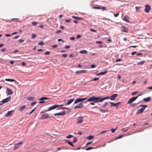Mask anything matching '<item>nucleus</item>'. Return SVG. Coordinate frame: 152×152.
I'll return each mask as SVG.
<instances>
[{"instance_id":"obj_1","label":"nucleus","mask_w":152,"mask_h":152,"mask_svg":"<svg viewBox=\"0 0 152 152\" xmlns=\"http://www.w3.org/2000/svg\"><path fill=\"white\" fill-rule=\"evenodd\" d=\"M110 98L109 96L107 97L102 98L101 97H95L93 96L90 97L87 100L88 102H92L90 103V104L92 105H94V103H97L98 102H101L103 101L104 100L109 99Z\"/></svg>"},{"instance_id":"obj_2","label":"nucleus","mask_w":152,"mask_h":152,"mask_svg":"<svg viewBox=\"0 0 152 152\" xmlns=\"http://www.w3.org/2000/svg\"><path fill=\"white\" fill-rule=\"evenodd\" d=\"M63 106V105L61 104V105H53L51 107H49V109L48 110H46L45 111H43L41 112V113H44V112H46V111H50L51 110L55 109L57 108L62 107Z\"/></svg>"},{"instance_id":"obj_3","label":"nucleus","mask_w":152,"mask_h":152,"mask_svg":"<svg viewBox=\"0 0 152 152\" xmlns=\"http://www.w3.org/2000/svg\"><path fill=\"white\" fill-rule=\"evenodd\" d=\"M141 94H139L136 97H134L132 98H130L127 102V104H131L132 102L138 98V96H141Z\"/></svg>"},{"instance_id":"obj_4","label":"nucleus","mask_w":152,"mask_h":152,"mask_svg":"<svg viewBox=\"0 0 152 152\" xmlns=\"http://www.w3.org/2000/svg\"><path fill=\"white\" fill-rule=\"evenodd\" d=\"M147 105H142L141 107H142V108H140V109L138 110L137 111V114H140L142 113L143 111L146 108V107H147Z\"/></svg>"},{"instance_id":"obj_5","label":"nucleus","mask_w":152,"mask_h":152,"mask_svg":"<svg viewBox=\"0 0 152 152\" xmlns=\"http://www.w3.org/2000/svg\"><path fill=\"white\" fill-rule=\"evenodd\" d=\"M87 99V97H86L84 98H78L75 100L74 102V104H76L80 102H83L84 101Z\"/></svg>"},{"instance_id":"obj_6","label":"nucleus","mask_w":152,"mask_h":152,"mask_svg":"<svg viewBox=\"0 0 152 152\" xmlns=\"http://www.w3.org/2000/svg\"><path fill=\"white\" fill-rule=\"evenodd\" d=\"M50 117L49 115L47 113H44L42 115L40 119H45Z\"/></svg>"},{"instance_id":"obj_7","label":"nucleus","mask_w":152,"mask_h":152,"mask_svg":"<svg viewBox=\"0 0 152 152\" xmlns=\"http://www.w3.org/2000/svg\"><path fill=\"white\" fill-rule=\"evenodd\" d=\"M50 99L49 98L45 97H43L40 98L39 99V100L41 101H40L39 102V104H42L43 103H44L45 102V101H44V100H48V99Z\"/></svg>"},{"instance_id":"obj_8","label":"nucleus","mask_w":152,"mask_h":152,"mask_svg":"<svg viewBox=\"0 0 152 152\" xmlns=\"http://www.w3.org/2000/svg\"><path fill=\"white\" fill-rule=\"evenodd\" d=\"M151 9L150 6L149 4H147L145 5V8L144 11L147 12H149Z\"/></svg>"},{"instance_id":"obj_9","label":"nucleus","mask_w":152,"mask_h":152,"mask_svg":"<svg viewBox=\"0 0 152 152\" xmlns=\"http://www.w3.org/2000/svg\"><path fill=\"white\" fill-rule=\"evenodd\" d=\"M6 92V94L7 96L11 95L13 94V92L11 89H9L8 88H7Z\"/></svg>"},{"instance_id":"obj_10","label":"nucleus","mask_w":152,"mask_h":152,"mask_svg":"<svg viewBox=\"0 0 152 152\" xmlns=\"http://www.w3.org/2000/svg\"><path fill=\"white\" fill-rule=\"evenodd\" d=\"M84 105L83 104V102H81L79 104L77 105L76 106H75L74 108L75 109L83 107L84 106Z\"/></svg>"},{"instance_id":"obj_11","label":"nucleus","mask_w":152,"mask_h":152,"mask_svg":"<svg viewBox=\"0 0 152 152\" xmlns=\"http://www.w3.org/2000/svg\"><path fill=\"white\" fill-rule=\"evenodd\" d=\"M11 99V96H9L7 98L3 99L1 102L3 103H5L8 102Z\"/></svg>"},{"instance_id":"obj_12","label":"nucleus","mask_w":152,"mask_h":152,"mask_svg":"<svg viewBox=\"0 0 152 152\" xmlns=\"http://www.w3.org/2000/svg\"><path fill=\"white\" fill-rule=\"evenodd\" d=\"M83 121V116H80L78 117L77 121V124H81Z\"/></svg>"},{"instance_id":"obj_13","label":"nucleus","mask_w":152,"mask_h":152,"mask_svg":"<svg viewBox=\"0 0 152 152\" xmlns=\"http://www.w3.org/2000/svg\"><path fill=\"white\" fill-rule=\"evenodd\" d=\"M14 110H11L8 111L5 115V117H9L12 115Z\"/></svg>"},{"instance_id":"obj_14","label":"nucleus","mask_w":152,"mask_h":152,"mask_svg":"<svg viewBox=\"0 0 152 152\" xmlns=\"http://www.w3.org/2000/svg\"><path fill=\"white\" fill-rule=\"evenodd\" d=\"M23 144V142H20L17 144H16L15 145V146L14 147V150H15L16 149L18 148L19 147V145H22Z\"/></svg>"},{"instance_id":"obj_15","label":"nucleus","mask_w":152,"mask_h":152,"mask_svg":"<svg viewBox=\"0 0 152 152\" xmlns=\"http://www.w3.org/2000/svg\"><path fill=\"white\" fill-rule=\"evenodd\" d=\"M66 111H63L60 113H56L54 114V115L55 116L58 115H64L66 114Z\"/></svg>"},{"instance_id":"obj_16","label":"nucleus","mask_w":152,"mask_h":152,"mask_svg":"<svg viewBox=\"0 0 152 152\" xmlns=\"http://www.w3.org/2000/svg\"><path fill=\"white\" fill-rule=\"evenodd\" d=\"M110 103L111 104V107H112L113 106H115L116 107H118V105L121 103L120 102L115 104L114 103L111 102H110Z\"/></svg>"},{"instance_id":"obj_17","label":"nucleus","mask_w":152,"mask_h":152,"mask_svg":"<svg viewBox=\"0 0 152 152\" xmlns=\"http://www.w3.org/2000/svg\"><path fill=\"white\" fill-rule=\"evenodd\" d=\"M118 94H113L110 98L111 100H114L115 98L117 96Z\"/></svg>"},{"instance_id":"obj_18","label":"nucleus","mask_w":152,"mask_h":152,"mask_svg":"<svg viewBox=\"0 0 152 152\" xmlns=\"http://www.w3.org/2000/svg\"><path fill=\"white\" fill-rule=\"evenodd\" d=\"M87 71L86 70H80L77 71L76 72V73L77 74H78L81 73H86L87 72Z\"/></svg>"},{"instance_id":"obj_19","label":"nucleus","mask_w":152,"mask_h":152,"mask_svg":"<svg viewBox=\"0 0 152 152\" xmlns=\"http://www.w3.org/2000/svg\"><path fill=\"white\" fill-rule=\"evenodd\" d=\"M121 30L124 32H128V29L125 26H122Z\"/></svg>"},{"instance_id":"obj_20","label":"nucleus","mask_w":152,"mask_h":152,"mask_svg":"<svg viewBox=\"0 0 152 152\" xmlns=\"http://www.w3.org/2000/svg\"><path fill=\"white\" fill-rule=\"evenodd\" d=\"M123 20L128 23L129 22V18L128 16H125L123 18Z\"/></svg>"},{"instance_id":"obj_21","label":"nucleus","mask_w":152,"mask_h":152,"mask_svg":"<svg viewBox=\"0 0 152 152\" xmlns=\"http://www.w3.org/2000/svg\"><path fill=\"white\" fill-rule=\"evenodd\" d=\"M74 100V99H71L69 100L66 104V105H69Z\"/></svg>"},{"instance_id":"obj_22","label":"nucleus","mask_w":152,"mask_h":152,"mask_svg":"<svg viewBox=\"0 0 152 152\" xmlns=\"http://www.w3.org/2000/svg\"><path fill=\"white\" fill-rule=\"evenodd\" d=\"M150 97H149L147 98H144L143 99V100L144 102H148L150 101Z\"/></svg>"},{"instance_id":"obj_23","label":"nucleus","mask_w":152,"mask_h":152,"mask_svg":"<svg viewBox=\"0 0 152 152\" xmlns=\"http://www.w3.org/2000/svg\"><path fill=\"white\" fill-rule=\"evenodd\" d=\"M98 147L97 146H96V147H88V148H86V150L87 151H88V150H89L92 149H95L97 148H98Z\"/></svg>"},{"instance_id":"obj_24","label":"nucleus","mask_w":152,"mask_h":152,"mask_svg":"<svg viewBox=\"0 0 152 152\" xmlns=\"http://www.w3.org/2000/svg\"><path fill=\"white\" fill-rule=\"evenodd\" d=\"M26 107L25 105H23L21 106L19 109V110L20 111H22Z\"/></svg>"},{"instance_id":"obj_25","label":"nucleus","mask_w":152,"mask_h":152,"mask_svg":"<svg viewBox=\"0 0 152 152\" xmlns=\"http://www.w3.org/2000/svg\"><path fill=\"white\" fill-rule=\"evenodd\" d=\"M5 80L7 81H10L11 82H15L16 80L14 79H5Z\"/></svg>"},{"instance_id":"obj_26","label":"nucleus","mask_w":152,"mask_h":152,"mask_svg":"<svg viewBox=\"0 0 152 152\" xmlns=\"http://www.w3.org/2000/svg\"><path fill=\"white\" fill-rule=\"evenodd\" d=\"M72 18L74 19H77V20H81L82 19V18L77 17L74 16H72Z\"/></svg>"},{"instance_id":"obj_27","label":"nucleus","mask_w":152,"mask_h":152,"mask_svg":"<svg viewBox=\"0 0 152 152\" xmlns=\"http://www.w3.org/2000/svg\"><path fill=\"white\" fill-rule=\"evenodd\" d=\"M87 51L85 50H81L80 51V53H87Z\"/></svg>"},{"instance_id":"obj_28","label":"nucleus","mask_w":152,"mask_h":152,"mask_svg":"<svg viewBox=\"0 0 152 152\" xmlns=\"http://www.w3.org/2000/svg\"><path fill=\"white\" fill-rule=\"evenodd\" d=\"M142 7H135V9L137 12H138L140 10V8Z\"/></svg>"},{"instance_id":"obj_29","label":"nucleus","mask_w":152,"mask_h":152,"mask_svg":"<svg viewBox=\"0 0 152 152\" xmlns=\"http://www.w3.org/2000/svg\"><path fill=\"white\" fill-rule=\"evenodd\" d=\"M66 141L70 145L72 146V147H74V146L73 144H72V143L71 142L69 141L68 140H66Z\"/></svg>"},{"instance_id":"obj_30","label":"nucleus","mask_w":152,"mask_h":152,"mask_svg":"<svg viewBox=\"0 0 152 152\" xmlns=\"http://www.w3.org/2000/svg\"><path fill=\"white\" fill-rule=\"evenodd\" d=\"M145 62V61H142L140 62H138L137 64L138 65H142L144 64Z\"/></svg>"},{"instance_id":"obj_31","label":"nucleus","mask_w":152,"mask_h":152,"mask_svg":"<svg viewBox=\"0 0 152 152\" xmlns=\"http://www.w3.org/2000/svg\"><path fill=\"white\" fill-rule=\"evenodd\" d=\"M100 111L102 112V113H105L108 111V110L106 109V110H102L100 109Z\"/></svg>"},{"instance_id":"obj_32","label":"nucleus","mask_w":152,"mask_h":152,"mask_svg":"<svg viewBox=\"0 0 152 152\" xmlns=\"http://www.w3.org/2000/svg\"><path fill=\"white\" fill-rule=\"evenodd\" d=\"M108 103L107 102H105L104 103L103 105L102 106V107H105L108 105Z\"/></svg>"},{"instance_id":"obj_33","label":"nucleus","mask_w":152,"mask_h":152,"mask_svg":"<svg viewBox=\"0 0 152 152\" xmlns=\"http://www.w3.org/2000/svg\"><path fill=\"white\" fill-rule=\"evenodd\" d=\"M44 44V42L43 41L40 42L38 43V45H42Z\"/></svg>"},{"instance_id":"obj_34","label":"nucleus","mask_w":152,"mask_h":152,"mask_svg":"<svg viewBox=\"0 0 152 152\" xmlns=\"http://www.w3.org/2000/svg\"><path fill=\"white\" fill-rule=\"evenodd\" d=\"M34 99V98L33 97H30L28 98V100H29L33 101Z\"/></svg>"},{"instance_id":"obj_35","label":"nucleus","mask_w":152,"mask_h":152,"mask_svg":"<svg viewBox=\"0 0 152 152\" xmlns=\"http://www.w3.org/2000/svg\"><path fill=\"white\" fill-rule=\"evenodd\" d=\"M100 8H99L100 9H101L102 11H104V10H106L107 9L106 8V7H100Z\"/></svg>"},{"instance_id":"obj_36","label":"nucleus","mask_w":152,"mask_h":152,"mask_svg":"<svg viewBox=\"0 0 152 152\" xmlns=\"http://www.w3.org/2000/svg\"><path fill=\"white\" fill-rule=\"evenodd\" d=\"M99 79L98 78H94L91 80V81H96Z\"/></svg>"},{"instance_id":"obj_37","label":"nucleus","mask_w":152,"mask_h":152,"mask_svg":"<svg viewBox=\"0 0 152 152\" xmlns=\"http://www.w3.org/2000/svg\"><path fill=\"white\" fill-rule=\"evenodd\" d=\"M94 137V136H90L87 137V139H88V140H90L92 139Z\"/></svg>"},{"instance_id":"obj_38","label":"nucleus","mask_w":152,"mask_h":152,"mask_svg":"<svg viewBox=\"0 0 152 152\" xmlns=\"http://www.w3.org/2000/svg\"><path fill=\"white\" fill-rule=\"evenodd\" d=\"M107 72V71H106L104 72H101L100 73L101 75H103L106 74Z\"/></svg>"},{"instance_id":"obj_39","label":"nucleus","mask_w":152,"mask_h":152,"mask_svg":"<svg viewBox=\"0 0 152 152\" xmlns=\"http://www.w3.org/2000/svg\"><path fill=\"white\" fill-rule=\"evenodd\" d=\"M37 37V35L34 34H32L31 37L33 39Z\"/></svg>"},{"instance_id":"obj_40","label":"nucleus","mask_w":152,"mask_h":152,"mask_svg":"<svg viewBox=\"0 0 152 152\" xmlns=\"http://www.w3.org/2000/svg\"><path fill=\"white\" fill-rule=\"evenodd\" d=\"M73 137V136L72 135H69V136L66 137L68 139H69L71 138L72 137Z\"/></svg>"},{"instance_id":"obj_41","label":"nucleus","mask_w":152,"mask_h":152,"mask_svg":"<svg viewBox=\"0 0 152 152\" xmlns=\"http://www.w3.org/2000/svg\"><path fill=\"white\" fill-rule=\"evenodd\" d=\"M31 23L32 24V25L35 26L37 24V23L35 22H31Z\"/></svg>"},{"instance_id":"obj_42","label":"nucleus","mask_w":152,"mask_h":152,"mask_svg":"<svg viewBox=\"0 0 152 152\" xmlns=\"http://www.w3.org/2000/svg\"><path fill=\"white\" fill-rule=\"evenodd\" d=\"M117 129V127L115 129H111V130L112 131V132L113 133H114L115 132V131H116V130Z\"/></svg>"},{"instance_id":"obj_43","label":"nucleus","mask_w":152,"mask_h":152,"mask_svg":"<svg viewBox=\"0 0 152 152\" xmlns=\"http://www.w3.org/2000/svg\"><path fill=\"white\" fill-rule=\"evenodd\" d=\"M137 105V103H134L133 104H132L131 105V106L132 107H134L136 106Z\"/></svg>"},{"instance_id":"obj_44","label":"nucleus","mask_w":152,"mask_h":152,"mask_svg":"<svg viewBox=\"0 0 152 152\" xmlns=\"http://www.w3.org/2000/svg\"><path fill=\"white\" fill-rule=\"evenodd\" d=\"M24 39H19L18 40V41L20 42V43H21V42H24Z\"/></svg>"},{"instance_id":"obj_45","label":"nucleus","mask_w":152,"mask_h":152,"mask_svg":"<svg viewBox=\"0 0 152 152\" xmlns=\"http://www.w3.org/2000/svg\"><path fill=\"white\" fill-rule=\"evenodd\" d=\"M96 43L98 44H101L103 43V42L100 41H96Z\"/></svg>"},{"instance_id":"obj_46","label":"nucleus","mask_w":152,"mask_h":152,"mask_svg":"<svg viewBox=\"0 0 152 152\" xmlns=\"http://www.w3.org/2000/svg\"><path fill=\"white\" fill-rule=\"evenodd\" d=\"M77 139H76V137H75L74 138V140H73V143H75V142H77Z\"/></svg>"},{"instance_id":"obj_47","label":"nucleus","mask_w":152,"mask_h":152,"mask_svg":"<svg viewBox=\"0 0 152 152\" xmlns=\"http://www.w3.org/2000/svg\"><path fill=\"white\" fill-rule=\"evenodd\" d=\"M138 91H137V92H134L132 93V94L131 95H132V96H133V95H134V94H137V93H138Z\"/></svg>"},{"instance_id":"obj_48","label":"nucleus","mask_w":152,"mask_h":152,"mask_svg":"<svg viewBox=\"0 0 152 152\" xmlns=\"http://www.w3.org/2000/svg\"><path fill=\"white\" fill-rule=\"evenodd\" d=\"M11 34H6L5 35V36L7 37H9L11 36Z\"/></svg>"},{"instance_id":"obj_49","label":"nucleus","mask_w":152,"mask_h":152,"mask_svg":"<svg viewBox=\"0 0 152 152\" xmlns=\"http://www.w3.org/2000/svg\"><path fill=\"white\" fill-rule=\"evenodd\" d=\"M19 36H16L14 37L13 38V39H17L18 38H19Z\"/></svg>"},{"instance_id":"obj_50","label":"nucleus","mask_w":152,"mask_h":152,"mask_svg":"<svg viewBox=\"0 0 152 152\" xmlns=\"http://www.w3.org/2000/svg\"><path fill=\"white\" fill-rule=\"evenodd\" d=\"M37 102H32L31 104V105L32 106L35 105L36 103Z\"/></svg>"},{"instance_id":"obj_51","label":"nucleus","mask_w":152,"mask_h":152,"mask_svg":"<svg viewBox=\"0 0 152 152\" xmlns=\"http://www.w3.org/2000/svg\"><path fill=\"white\" fill-rule=\"evenodd\" d=\"M67 55L66 54H63L62 55V56L64 58H65L67 57Z\"/></svg>"},{"instance_id":"obj_52","label":"nucleus","mask_w":152,"mask_h":152,"mask_svg":"<svg viewBox=\"0 0 152 152\" xmlns=\"http://www.w3.org/2000/svg\"><path fill=\"white\" fill-rule=\"evenodd\" d=\"M94 8L95 9H99V8H100V7H94Z\"/></svg>"},{"instance_id":"obj_53","label":"nucleus","mask_w":152,"mask_h":152,"mask_svg":"<svg viewBox=\"0 0 152 152\" xmlns=\"http://www.w3.org/2000/svg\"><path fill=\"white\" fill-rule=\"evenodd\" d=\"M35 108L33 109L32 111L29 113V114L31 115L35 110Z\"/></svg>"},{"instance_id":"obj_54","label":"nucleus","mask_w":152,"mask_h":152,"mask_svg":"<svg viewBox=\"0 0 152 152\" xmlns=\"http://www.w3.org/2000/svg\"><path fill=\"white\" fill-rule=\"evenodd\" d=\"M50 52L48 51L46 52L45 53V55H49L50 54Z\"/></svg>"},{"instance_id":"obj_55","label":"nucleus","mask_w":152,"mask_h":152,"mask_svg":"<svg viewBox=\"0 0 152 152\" xmlns=\"http://www.w3.org/2000/svg\"><path fill=\"white\" fill-rule=\"evenodd\" d=\"M57 47H58V45H54L52 46V47H53V48H56Z\"/></svg>"},{"instance_id":"obj_56","label":"nucleus","mask_w":152,"mask_h":152,"mask_svg":"<svg viewBox=\"0 0 152 152\" xmlns=\"http://www.w3.org/2000/svg\"><path fill=\"white\" fill-rule=\"evenodd\" d=\"M90 31H92V32H96V31L95 30H94V29H90Z\"/></svg>"},{"instance_id":"obj_57","label":"nucleus","mask_w":152,"mask_h":152,"mask_svg":"<svg viewBox=\"0 0 152 152\" xmlns=\"http://www.w3.org/2000/svg\"><path fill=\"white\" fill-rule=\"evenodd\" d=\"M114 15L115 17H117L118 16L119 13H118L116 14L115 13H114Z\"/></svg>"},{"instance_id":"obj_58","label":"nucleus","mask_w":152,"mask_h":152,"mask_svg":"<svg viewBox=\"0 0 152 152\" xmlns=\"http://www.w3.org/2000/svg\"><path fill=\"white\" fill-rule=\"evenodd\" d=\"M70 48V47L69 46V45H67V46H66L65 47V48H66V49H68L69 48Z\"/></svg>"},{"instance_id":"obj_59","label":"nucleus","mask_w":152,"mask_h":152,"mask_svg":"<svg viewBox=\"0 0 152 152\" xmlns=\"http://www.w3.org/2000/svg\"><path fill=\"white\" fill-rule=\"evenodd\" d=\"M18 33V32H14L12 33L11 34V35H14L17 34Z\"/></svg>"},{"instance_id":"obj_60","label":"nucleus","mask_w":152,"mask_h":152,"mask_svg":"<svg viewBox=\"0 0 152 152\" xmlns=\"http://www.w3.org/2000/svg\"><path fill=\"white\" fill-rule=\"evenodd\" d=\"M75 37H71L70 38V39L71 40H75Z\"/></svg>"},{"instance_id":"obj_61","label":"nucleus","mask_w":152,"mask_h":152,"mask_svg":"<svg viewBox=\"0 0 152 152\" xmlns=\"http://www.w3.org/2000/svg\"><path fill=\"white\" fill-rule=\"evenodd\" d=\"M91 68H94L96 67V66L94 65H92L91 66Z\"/></svg>"},{"instance_id":"obj_62","label":"nucleus","mask_w":152,"mask_h":152,"mask_svg":"<svg viewBox=\"0 0 152 152\" xmlns=\"http://www.w3.org/2000/svg\"><path fill=\"white\" fill-rule=\"evenodd\" d=\"M81 37V36L80 35H77V39H79V38H80Z\"/></svg>"},{"instance_id":"obj_63","label":"nucleus","mask_w":152,"mask_h":152,"mask_svg":"<svg viewBox=\"0 0 152 152\" xmlns=\"http://www.w3.org/2000/svg\"><path fill=\"white\" fill-rule=\"evenodd\" d=\"M60 28L62 29H64V27L63 26H60Z\"/></svg>"},{"instance_id":"obj_64","label":"nucleus","mask_w":152,"mask_h":152,"mask_svg":"<svg viewBox=\"0 0 152 152\" xmlns=\"http://www.w3.org/2000/svg\"><path fill=\"white\" fill-rule=\"evenodd\" d=\"M21 64L23 66H25L26 65V63L24 62H22L21 63Z\"/></svg>"}]
</instances>
